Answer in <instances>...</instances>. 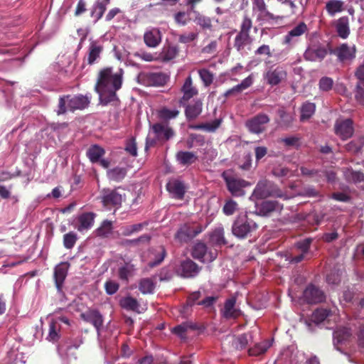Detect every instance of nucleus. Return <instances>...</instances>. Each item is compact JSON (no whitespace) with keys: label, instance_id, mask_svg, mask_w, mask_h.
I'll return each instance as SVG.
<instances>
[{"label":"nucleus","instance_id":"obj_47","mask_svg":"<svg viewBox=\"0 0 364 364\" xmlns=\"http://www.w3.org/2000/svg\"><path fill=\"white\" fill-rule=\"evenodd\" d=\"M155 289V284L150 278L141 279L139 284V289L143 294H152Z\"/></svg>","mask_w":364,"mask_h":364},{"label":"nucleus","instance_id":"obj_44","mask_svg":"<svg viewBox=\"0 0 364 364\" xmlns=\"http://www.w3.org/2000/svg\"><path fill=\"white\" fill-rule=\"evenodd\" d=\"M316 110V105L314 103L306 102L301 107L300 120L301 122L310 119L314 114Z\"/></svg>","mask_w":364,"mask_h":364},{"label":"nucleus","instance_id":"obj_46","mask_svg":"<svg viewBox=\"0 0 364 364\" xmlns=\"http://www.w3.org/2000/svg\"><path fill=\"white\" fill-rule=\"evenodd\" d=\"M343 2L341 0H329L326 4V9L330 16H334L336 13L343 9Z\"/></svg>","mask_w":364,"mask_h":364},{"label":"nucleus","instance_id":"obj_16","mask_svg":"<svg viewBox=\"0 0 364 364\" xmlns=\"http://www.w3.org/2000/svg\"><path fill=\"white\" fill-rule=\"evenodd\" d=\"M334 130L336 134L342 140H346L353 134V122L350 119L337 120L334 125Z\"/></svg>","mask_w":364,"mask_h":364},{"label":"nucleus","instance_id":"obj_28","mask_svg":"<svg viewBox=\"0 0 364 364\" xmlns=\"http://www.w3.org/2000/svg\"><path fill=\"white\" fill-rule=\"evenodd\" d=\"M333 53L337 55L341 61H344L355 58V50L354 48H351L347 44L343 43L335 49Z\"/></svg>","mask_w":364,"mask_h":364},{"label":"nucleus","instance_id":"obj_10","mask_svg":"<svg viewBox=\"0 0 364 364\" xmlns=\"http://www.w3.org/2000/svg\"><path fill=\"white\" fill-rule=\"evenodd\" d=\"M269 117L264 113H259L247 120L245 126L253 134H261L266 129V125L269 122Z\"/></svg>","mask_w":364,"mask_h":364},{"label":"nucleus","instance_id":"obj_4","mask_svg":"<svg viewBox=\"0 0 364 364\" xmlns=\"http://www.w3.org/2000/svg\"><path fill=\"white\" fill-rule=\"evenodd\" d=\"M257 223L245 215H239L232 225V232L238 239H246L257 229Z\"/></svg>","mask_w":364,"mask_h":364},{"label":"nucleus","instance_id":"obj_23","mask_svg":"<svg viewBox=\"0 0 364 364\" xmlns=\"http://www.w3.org/2000/svg\"><path fill=\"white\" fill-rule=\"evenodd\" d=\"M144 41L149 48L156 47L161 41V33L159 28H154L145 32Z\"/></svg>","mask_w":364,"mask_h":364},{"label":"nucleus","instance_id":"obj_7","mask_svg":"<svg viewBox=\"0 0 364 364\" xmlns=\"http://www.w3.org/2000/svg\"><path fill=\"white\" fill-rule=\"evenodd\" d=\"M278 189L274 183L268 180H261L256 185L252 198L264 199L277 195Z\"/></svg>","mask_w":364,"mask_h":364},{"label":"nucleus","instance_id":"obj_15","mask_svg":"<svg viewBox=\"0 0 364 364\" xmlns=\"http://www.w3.org/2000/svg\"><path fill=\"white\" fill-rule=\"evenodd\" d=\"M80 318L85 322L92 324L99 333L104 323L102 314L95 309H88L80 314Z\"/></svg>","mask_w":364,"mask_h":364},{"label":"nucleus","instance_id":"obj_9","mask_svg":"<svg viewBox=\"0 0 364 364\" xmlns=\"http://www.w3.org/2000/svg\"><path fill=\"white\" fill-rule=\"evenodd\" d=\"M101 201L105 207L108 208L121 206L123 197L117 189L104 188L101 192Z\"/></svg>","mask_w":364,"mask_h":364},{"label":"nucleus","instance_id":"obj_21","mask_svg":"<svg viewBox=\"0 0 364 364\" xmlns=\"http://www.w3.org/2000/svg\"><path fill=\"white\" fill-rule=\"evenodd\" d=\"M352 336L351 329L345 326L338 327L333 332V344L338 350V346L348 342Z\"/></svg>","mask_w":364,"mask_h":364},{"label":"nucleus","instance_id":"obj_31","mask_svg":"<svg viewBox=\"0 0 364 364\" xmlns=\"http://www.w3.org/2000/svg\"><path fill=\"white\" fill-rule=\"evenodd\" d=\"M176 158L177 161L183 166L191 165L198 160V156L195 153L187 151L177 152Z\"/></svg>","mask_w":364,"mask_h":364},{"label":"nucleus","instance_id":"obj_14","mask_svg":"<svg viewBox=\"0 0 364 364\" xmlns=\"http://www.w3.org/2000/svg\"><path fill=\"white\" fill-rule=\"evenodd\" d=\"M308 32L307 25L304 22H300L291 29L284 37L283 44L292 48L299 41V38Z\"/></svg>","mask_w":364,"mask_h":364},{"label":"nucleus","instance_id":"obj_43","mask_svg":"<svg viewBox=\"0 0 364 364\" xmlns=\"http://www.w3.org/2000/svg\"><path fill=\"white\" fill-rule=\"evenodd\" d=\"M196 330L198 329V326L196 323H193L191 321L183 322L173 328V333L176 334L181 338H185V333L188 331V330Z\"/></svg>","mask_w":364,"mask_h":364},{"label":"nucleus","instance_id":"obj_30","mask_svg":"<svg viewBox=\"0 0 364 364\" xmlns=\"http://www.w3.org/2000/svg\"><path fill=\"white\" fill-rule=\"evenodd\" d=\"M252 84V79L250 76L244 79L241 83L234 86L231 89L228 90L225 93L224 96L225 97H229L230 96H237L240 94L243 90L247 89Z\"/></svg>","mask_w":364,"mask_h":364},{"label":"nucleus","instance_id":"obj_64","mask_svg":"<svg viewBox=\"0 0 364 364\" xmlns=\"http://www.w3.org/2000/svg\"><path fill=\"white\" fill-rule=\"evenodd\" d=\"M133 268L132 266L126 264L119 268L118 274L119 277L122 280L127 281L129 277L131 275Z\"/></svg>","mask_w":364,"mask_h":364},{"label":"nucleus","instance_id":"obj_24","mask_svg":"<svg viewBox=\"0 0 364 364\" xmlns=\"http://www.w3.org/2000/svg\"><path fill=\"white\" fill-rule=\"evenodd\" d=\"M355 76L358 82L356 85L355 97L357 101L363 102L364 101V64L357 68Z\"/></svg>","mask_w":364,"mask_h":364},{"label":"nucleus","instance_id":"obj_20","mask_svg":"<svg viewBox=\"0 0 364 364\" xmlns=\"http://www.w3.org/2000/svg\"><path fill=\"white\" fill-rule=\"evenodd\" d=\"M70 264L67 262H60L54 269V280L59 293H63V287L68 274Z\"/></svg>","mask_w":364,"mask_h":364},{"label":"nucleus","instance_id":"obj_29","mask_svg":"<svg viewBox=\"0 0 364 364\" xmlns=\"http://www.w3.org/2000/svg\"><path fill=\"white\" fill-rule=\"evenodd\" d=\"M224 228L218 227L215 228L210 234V242L216 247H222L228 244V241L225 238Z\"/></svg>","mask_w":364,"mask_h":364},{"label":"nucleus","instance_id":"obj_62","mask_svg":"<svg viewBox=\"0 0 364 364\" xmlns=\"http://www.w3.org/2000/svg\"><path fill=\"white\" fill-rule=\"evenodd\" d=\"M174 20L176 23L185 26L190 21L189 14L184 11H178L174 15Z\"/></svg>","mask_w":364,"mask_h":364},{"label":"nucleus","instance_id":"obj_26","mask_svg":"<svg viewBox=\"0 0 364 364\" xmlns=\"http://www.w3.org/2000/svg\"><path fill=\"white\" fill-rule=\"evenodd\" d=\"M146 80L149 86H164L168 80V76L163 73H150L146 74Z\"/></svg>","mask_w":364,"mask_h":364},{"label":"nucleus","instance_id":"obj_32","mask_svg":"<svg viewBox=\"0 0 364 364\" xmlns=\"http://www.w3.org/2000/svg\"><path fill=\"white\" fill-rule=\"evenodd\" d=\"M95 214L93 213H84L78 217V222L80 223L77 227L79 231L90 229L94 224Z\"/></svg>","mask_w":364,"mask_h":364},{"label":"nucleus","instance_id":"obj_5","mask_svg":"<svg viewBox=\"0 0 364 364\" xmlns=\"http://www.w3.org/2000/svg\"><path fill=\"white\" fill-rule=\"evenodd\" d=\"M203 231L200 225L192 223L181 225L174 235V238L180 243H187Z\"/></svg>","mask_w":364,"mask_h":364},{"label":"nucleus","instance_id":"obj_50","mask_svg":"<svg viewBox=\"0 0 364 364\" xmlns=\"http://www.w3.org/2000/svg\"><path fill=\"white\" fill-rule=\"evenodd\" d=\"M345 178L348 182L360 183L364 180V173L359 171L348 168L345 171Z\"/></svg>","mask_w":364,"mask_h":364},{"label":"nucleus","instance_id":"obj_22","mask_svg":"<svg viewBox=\"0 0 364 364\" xmlns=\"http://www.w3.org/2000/svg\"><path fill=\"white\" fill-rule=\"evenodd\" d=\"M103 51V46L96 41L90 42L88 50L87 62L88 65H93L100 58V55Z\"/></svg>","mask_w":364,"mask_h":364},{"label":"nucleus","instance_id":"obj_55","mask_svg":"<svg viewBox=\"0 0 364 364\" xmlns=\"http://www.w3.org/2000/svg\"><path fill=\"white\" fill-rule=\"evenodd\" d=\"M195 22L199 25L203 29L212 30L213 25L210 18L197 14L195 18Z\"/></svg>","mask_w":364,"mask_h":364},{"label":"nucleus","instance_id":"obj_53","mask_svg":"<svg viewBox=\"0 0 364 364\" xmlns=\"http://www.w3.org/2000/svg\"><path fill=\"white\" fill-rule=\"evenodd\" d=\"M112 231V223L109 220H105L96 230V233L98 236L102 237H107Z\"/></svg>","mask_w":364,"mask_h":364},{"label":"nucleus","instance_id":"obj_35","mask_svg":"<svg viewBox=\"0 0 364 364\" xmlns=\"http://www.w3.org/2000/svg\"><path fill=\"white\" fill-rule=\"evenodd\" d=\"M183 93L182 100L188 101L193 96L198 94L197 89L193 86V81L191 77L189 75L185 80L184 84L181 88Z\"/></svg>","mask_w":364,"mask_h":364},{"label":"nucleus","instance_id":"obj_63","mask_svg":"<svg viewBox=\"0 0 364 364\" xmlns=\"http://www.w3.org/2000/svg\"><path fill=\"white\" fill-rule=\"evenodd\" d=\"M237 203L233 200L230 199L227 200L226 203H225L223 210L226 215H231L235 213V211L237 209Z\"/></svg>","mask_w":364,"mask_h":364},{"label":"nucleus","instance_id":"obj_25","mask_svg":"<svg viewBox=\"0 0 364 364\" xmlns=\"http://www.w3.org/2000/svg\"><path fill=\"white\" fill-rule=\"evenodd\" d=\"M203 109V102L200 100L193 101L188 105L185 109V114L188 121L197 118Z\"/></svg>","mask_w":364,"mask_h":364},{"label":"nucleus","instance_id":"obj_41","mask_svg":"<svg viewBox=\"0 0 364 364\" xmlns=\"http://www.w3.org/2000/svg\"><path fill=\"white\" fill-rule=\"evenodd\" d=\"M270 346L271 343L267 340L256 343L253 347L249 348L248 355L250 356H259L265 353Z\"/></svg>","mask_w":364,"mask_h":364},{"label":"nucleus","instance_id":"obj_3","mask_svg":"<svg viewBox=\"0 0 364 364\" xmlns=\"http://www.w3.org/2000/svg\"><path fill=\"white\" fill-rule=\"evenodd\" d=\"M90 102V97L87 95H65L60 97L57 110L58 115L65 114L67 110L75 112L77 109H84L88 107Z\"/></svg>","mask_w":364,"mask_h":364},{"label":"nucleus","instance_id":"obj_2","mask_svg":"<svg viewBox=\"0 0 364 364\" xmlns=\"http://www.w3.org/2000/svg\"><path fill=\"white\" fill-rule=\"evenodd\" d=\"M122 83V75L113 73L111 68H106L99 72L95 90L97 93L103 90H118L121 88Z\"/></svg>","mask_w":364,"mask_h":364},{"label":"nucleus","instance_id":"obj_34","mask_svg":"<svg viewBox=\"0 0 364 364\" xmlns=\"http://www.w3.org/2000/svg\"><path fill=\"white\" fill-rule=\"evenodd\" d=\"M179 113L180 112L178 109H170L166 107H163L156 112L158 118L162 120L164 124H168L169 120L176 118Z\"/></svg>","mask_w":364,"mask_h":364},{"label":"nucleus","instance_id":"obj_17","mask_svg":"<svg viewBox=\"0 0 364 364\" xmlns=\"http://www.w3.org/2000/svg\"><path fill=\"white\" fill-rule=\"evenodd\" d=\"M200 269L201 267L196 262L190 259H186L181 262L177 272L182 277L193 278L198 275Z\"/></svg>","mask_w":364,"mask_h":364},{"label":"nucleus","instance_id":"obj_18","mask_svg":"<svg viewBox=\"0 0 364 364\" xmlns=\"http://www.w3.org/2000/svg\"><path fill=\"white\" fill-rule=\"evenodd\" d=\"M328 54V49L321 45H313L307 48L304 53L305 60L313 62L322 61Z\"/></svg>","mask_w":364,"mask_h":364},{"label":"nucleus","instance_id":"obj_59","mask_svg":"<svg viewBox=\"0 0 364 364\" xmlns=\"http://www.w3.org/2000/svg\"><path fill=\"white\" fill-rule=\"evenodd\" d=\"M333 80L329 77H322L318 82V87L320 90L323 92L330 91L333 85Z\"/></svg>","mask_w":364,"mask_h":364},{"label":"nucleus","instance_id":"obj_6","mask_svg":"<svg viewBox=\"0 0 364 364\" xmlns=\"http://www.w3.org/2000/svg\"><path fill=\"white\" fill-rule=\"evenodd\" d=\"M223 176L228 191L235 197L243 196L245 194L244 188L251 185L250 182L237 177L224 174Z\"/></svg>","mask_w":364,"mask_h":364},{"label":"nucleus","instance_id":"obj_12","mask_svg":"<svg viewBox=\"0 0 364 364\" xmlns=\"http://www.w3.org/2000/svg\"><path fill=\"white\" fill-rule=\"evenodd\" d=\"M304 299L311 304H316L326 300L324 292L317 286L310 284L303 292Z\"/></svg>","mask_w":364,"mask_h":364},{"label":"nucleus","instance_id":"obj_58","mask_svg":"<svg viewBox=\"0 0 364 364\" xmlns=\"http://www.w3.org/2000/svg\"><path fill=\"white\" fill-rule=\"evenodd\" d=\"M178 48L176 46H168L164 49L161 55L164 61H169L175 58L178 54Z\"/></svg>","mask_w":364,"mask_h":364},{"label":"nucleus","instance_id":"obj_11","mask_svg":"<svg viewBox=\"0 0 364 364\" xmlns=\"http://www.w3.org/2000/svg\"><path fill=\"white\" fill-rule=\"evenodd\" d=\"M287 71L282 66H271L264 73V79L267 84L275 86L281 83L287 78Z\"/></svg>","mask_w":364,"mask_h":364},{"label":"nucleus","instance_id":"obj_33","mask_svg":"<svg viewBox=\"0 0 364 364\" xmlns=\"http://www.w3.org/2000/svg\"><path fill=\"white\" fill-rule=\"evenodd\" d=\"M336 28L339 37L347 38L350 33L349 20L348 16H343L338 19Z\"/></svg>","mask_w":364,"mask_h":364},{"label":"nucleus","instance_id":"obj_48","mask_svg":"<svg viewBox=\"0 0 364 364\" xmlns=\"http://www.w3.org/2000/svg\"><path fill=\"white\" fill-rule=\"evenodd\" d=\"M235 302L236 301L234 298L228 299L225 302L223 315L226 318L237 317V314L234 309Z\"/></svg>","mask_w":364,"mask_h":364},{"label":"nucleus","instance_id":"obj_49","mask_svg":"<svg viewBox=\"0 0 364 364\" xmlns=\"http://www.w3.org/2000/svg\"><path fill=\"white\" fill-rule=\"evenodd\" d=\"M106 9L107 6L100 2V0H97L92 6L90 16L95 18V22H97L102 18Z\"/></svg>","mask_w":364,"mask_h":364},{"label":"nucleus","instance_id":"obj_37","mask_svg":"<svg viewBox=\"0 0 364 364\" xmlns=\"http://www.w3.org/2000/svg\"><path fill=\"white\" fill-rule=\"evenodd\" d=\"M127 172L126 168L117 166L109 169L107 172V176L110 181L120 182L125 178Z\"/></svg>","mask_w":364,"mask_h":364},{"label":"nucleus","instance_id":"obj_40","mask_svg":"<svg viewBox=\"0 0 364 364\" xmlns=\"http://www.w3.org/2000/svg\"><path fill=\"white\" fill-rule=\"evenodd\" d=\"M105 154V149L97 144L91 146L87 151V156L92 163L98 162Z\"/></svg>","mask_w":364,"mask_h":364},{"label":"nucleus","instance_id":"obj_38","mask_svg":"<svg viewBox=\"0 0 364 364\" xmlns=\"http://www.w3.org/2000/svg\"><path fill=\"white\" fill-rule=\"evenodd\" d=\"M254 7L260 13L259 18L273 20L274 15L267 9V5L264 0H252Z\"/></svg>","mask_w":364,"mask_h":364},{"label":"nucleus","instance_id":"obj_39","mask_svg":"<svg viewBox=\"0 0 364 364\" xmlns=\"http://www.w3.org/2000/svg\"><path fill=\"white\" fill-rule=\"evenodd\" d=\"M222 121V119H216L211 122L193 125L191 128L196 130H204L208 132H215L220 127Z\"/></svg>","mask_w":364,"mask_h":364},{"label":"nucleus","instance_id":"obj_13","mask_svg":"<svg viewBox=\"0 0 364 364\" xmlns=\"http://www.w3.org/2000/svg\"><path fill=\"white\" fill-rule=\"evenodd\" d=\"M207 246L205 243L199 242H197L193 247L192 256L193 258L197 259L203 262H212L218 255L217 251L207 252Z\"/></svg>","mask_w":364,"mask_h":364},{"label":"nucleus","instance_id":"obj_36","mask_svg":"<svg viewBox=\"0 0 364 364\" xmlns=\"http://www.w3.org/2000/svg\"><path fill=\"white\" fill-rule=\"evenodd\" d=\"M61 326L60 323L54 319H52L49 323L48 335L46 339L51 342H57L60 338Z\"/></svg>","mask_w":364,"mask_h":364},{"label":"nucleus","instance_id":"obj_56","mask_svg":"<svg viewBox=\"0 0 364 364\" xmlns=\"http://www.w3.org/2000/svg\"><path fill=\"white\" fill-rule=\"evenodd\" d=\"M278 115L281 119L282 126L288 127L291 126L294 118L291 113L287 112L284 109H279L277 111Z\"/></svg>","mask_w":364,"mask_h":364},{"label":"nucleus","instance_id":"obj_8","mask_svg":"<svg viewBox=\"0 0 364 364\" xmlns=\"http://www.w3.org/2000/svg\"><path fill=\"white\" fill-rule=\"evenodd\" d=\"M312 242V238L307 237L295 242L294 248L299 253L297 255L290 256L289 259V262L292 264H298L304 259H309L310 257L308 256L310 253V247Z\"/></svg>","mask_w":364,"mask_h":364},{"label":"nucleus","instance_id":"obj_45","mask_svg":"<svg viewBox=\"0 0 364 364\" xmlns=\"http://www.w3.org/2000/svg\"><path fill=\"white\" fill-rule=\"evenodd\" d=\"M154 253L155 255L154 261H151L149 263V266L150 267H154L156 266L159 265L164 259L166 255V251L163 245L158 246L155 249H154Z\"/></svg>","mask_w":364,"mask_h":364},{"label":"nucleus","instance_id":"obj_1","mask_svg":"<svg viewBox=\"0 0 364 364\" xmlns=\"http://www.w3.org/2000/svg\"><path fill=\"white\" fill-rule=\"evenodd\" d=\"M252 20L248 15H245L241 21L233 42V47L240 53L245 52L246 48L250 50L253 38L250 35Z\"/></svg>","mask_w":364,"mask_h":364},{"label":"nucleus","instance_id":"obj_57","mask_svg":"<svg viewBox=\"0 0 364 364\" xmlns=\"http://www.w3.org/2000/svg\"><path fill=\"white\" fill-rule=\"evenodd\" d=\"M248 344L247 335L245 333L240 334L236 336L233 341L232 346L237 350H243L245 349Z\"/></svg>","mask_w":364,"mask_h":364},{"label":"nucleus","instance_id":"obj_51","mask_svg":"<svg viewBox=\"0 0 364 364\" xmlns=\"http://www.w3.org/2000/svg\"><path fill=\"white\" fill-rule=\"evenodd\" d=\"M117 90H103L102 92L98 93L100 95V98L101 103L106 105L112 102L117 100L116 92Z\"/></svg>","mask_w":364,"mask_h":364},{"label":"nucleus","instance_id":"obj_60","mask_svg":"<svg viewBox=\"0 0 364 364\" xmlns=\"http://www.w3.org/2000/svg\"><path fill=\"white\" fill-rule=\"evenodd\" d=\"M77 235L74 232H70L63 236V245L65 248L71 249L77 241Z\"/></svg>","mask_w":364,"mask_h":364},{"label":"nucleus","instance_id":"obj_52","mask_svg":"<svg viewBox=\"0 0 364 364\" xmlns=\"http://www.w3.org/2000/svg\"><path fill=\"white\" fill-rule=\"evenodd\" d=\"M120 305L122 308L130 311H136L139 306L137 300L132 296H127L122 299L120 301Z\"/></svg>","mask_w":364,"mask_h":364},{"label":"nucleus","instance_id":"obj_54","mask_svg":"<svg viewBox=\"0 0 364 364\" xmlns=\"http://www.w3.org/2000/svg\"><path fill=\"white\" fill-rule=\"evenodd\" d=\"M330 310L326 309H318L314 311L312 320L317 323H321L330 316Z\"/></svg>","mask_w":364,"mask_h":364},{"label":"nucleus","instance_id":"obj_61","mask_svg":"<svg viewBox=\"0 0 364 364\" xmlns=\"http://www.w3.org/2000/svg\"><path fill=\"white\" fill-rule=\"evenodd\" d=\"M199 75L205 86H209L213 80V74L207 69H201L199 70Z\"/></svg>","mask_w":364,"mask_h":364},{"label":"nucleus","instance_id":"obj_42","mask_svg":"<svg viewBox=\"0 0 364 364\" xmlns=\"http://www.w3.org/2000/svg\"><path fill=\"white\" fill-rule=\"evenodd\" d=\"M281 208L279 203L275 200H265L263 201L259 208V210L263 215H267L272 212L277 210Z\"/></svg>","mask_w":364,"mask_h":364},{"label":"nucleus","instance_id":"obj_27","mask_svg":"<svg viewBox=\"0 0 364 364\" xmlns=\"http://www.w3.org/2000/svg\"><path fill=\"white\" fill-rule=\"evenodd\" d=\"M167 191L173 195V197L177 199H182L185 195L184 184L179 181L175 180L170 181L166 185Z\"/></svg>","mask_w":364,"mask_h":364},{"label":"nucleus","instance_id":"obj_19","mask_svg":"<svg viewBox=\"0 0 364 364\" xmlns=\"http://www.w3.org/2000/svg\"><path fill=\"white\" fill-rule=\"evenodd\" d=\"M151 129L156 139L160 141H168L175 134L173 129L168 124H164L163 122L154 124L151 126Z\"/></svg>","mask_w":364,"mask_h":364}]
</instances>
